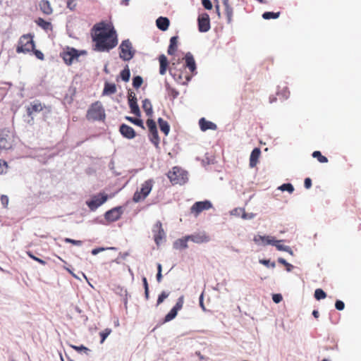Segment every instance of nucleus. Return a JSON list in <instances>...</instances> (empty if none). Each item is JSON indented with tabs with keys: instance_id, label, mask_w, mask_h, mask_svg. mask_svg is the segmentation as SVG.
Returning <instances> with one entry per match:
<instances>
[{
	"instance_id": "obj_43",
	"label": "nucleus",
	"mask_w": 361,
	"mask_h": 361,
	"mask_svg": "<svg viewBox=\"0 0 361 361\" xmlns=\"http://www.w3.org/2000/svg\"><path fill=\"white\" fill-rule=\"evenodd\" d=\"M111 330L110 329H106L102 332L99 333L101 341L100 343H103L105 339L108 337V336L111 334Z\"/></svg>"
},
{
	"instance_id": "obj_22",
	"label": "nucleus",
	"mask_w": 361,
	"mask_h": 361,
	"mask_svg": "<svg viewBox=\"0 0 361 361\" xmlns=\"http://www.w3.org/2000/svg\"><path fill=\"white\" fill-rule=\"evenodd\" d=\"M159 73L162 75H165L169 66V61L164 54H161L159 56Z\"/></svg>"
},
{
	"instance_id": "obj_54",
	"label": "nucleus",
	"mask_w": 361,
	"mask_h": 361,
	"mask_svg": "<svg viewBox=\"0 0 361 361\" xmlns=\"http://www.w3.org/2000/svg\"><path fill=\"white\" fill-rule=\"evenodd\" d=\"M304 185L307 189H309L312 186V180L310 178H306L304 181Z\"/></svg>"
},
{
	"instance_id": "obj_61",
	"label": "nucleus",
	"mask_w": 361,
	"mask_h": 361,
	"mask_svg": "<svg viewBox=\"0 0 361 361\" xmlns=\"http://www.w3.org/2000/svg\"><path fill=\"white\" fill-rule=\"evenodd\" d=\"M259 262L265 266H269V260L268 259H261Z\"/></svg>"
},
{
	"instance_id": "obj_14",
	"label": "nucleus",
	"mask_w": 361,
	"mask_h": 361,
	"mask_svg": "<svg viewBox=\"0 0 361 361\" xmlns=\"http://www.w3.org/2000/svg\"><path fill=\"white\" fill-rule=\"evenodd\" d=\"M123 212L122 207H116L107 211L104 214V217L106 221L114 222L121 218Z\"/></svg>"
},
{
	"instance_id": "obj_9",
	"label": "nucleus",
	"mask_w": 361,
	"mask_h": 361,
	"mask_svg": "<svg viewBox=\"0 0 361 361\" xmlns=\"http://www.w3.org/2000/svg\"><path fill=\"white\" fill-rule=\"evenodd\" d=\"M146 124L149 131L150 140L155 146H158L159 144V137L155 121L149 118L147 120Z\"/></svg>"
},
{
	"instance_id": "obj_60",
	"label": "nucleus",
	"mask_w": 361,
	"mask_h": 361,
	"mask_svg": "<svg viewBox=\"0 0 361 361\" xmlns=\"http://www.w3.org/2000/svg\"><path fill=\"white\" fill-rule=\"evenodd\" d=\"M142 282H143V286H144L145 290H146V288H149L147 280L145 277L142 278Z\"/></svg>"
},
{
	"instance_id": "obj_8",
	"label": "nucleus",
	"mask_w": 361,
	"mask_h": 361,
	"mask_svg": "<svg viewBox=\"0 0 361 361\" xmlns=\"http://www.w3.org/2000/svg\"><path fill=\"white\" fill-rule=\"evenodd\" d=\"M154 240L157 246H159L166 237L164 230L161 221H158L153 227Z\"/></svg>"
},
{
	"instance_id": "obj_46",
	"label": "nucleus",
	"mask_w": 361,
	"mask_h": 361,
	"mask_svg": "<svg viewBox=\"0 0 361 361\" xmlns=\"http://www.w3.org/2000/svg\"><path fill=\"white\" fill-rule=\"evenodd\" d=\"M169 296V293L163 291L158 297L157 305H160Z\"/></svg>"
},
{
	"instance_id": "obj_23",
	"label": "nucleus",
	"mask_w": 361,
	"mask_h": 361,
	"mask_svg": "<svg viewBox=\"0 0 361 361\" xmlns=\"http://www.w3.org/2000/svg\"><path fill=\"white\" fill-rule=\"evenodd\" d=\"M273 237L269 235H257L254 237L253 240L257 244H262L263 245H271Z\"/></svg>"
},
{
	"instance_id": "obj_34",
	"label": "nucleus",
	"mask_w": 361,
	"mask_h": 361,
	"mask_svg": "<svg viewBox=\"0 0 361 361\" xmlns=\"http://www.w3.org/2000/svg\"><path fill=\"white\" fill-rule=\"evenodd\" d=\"M166 87L168 92V95L172 99H176L178 96L179 92L176 89L171 87L169 84H166Z\"/></svg>"
},
{
	"instance_id": "obj_5",
	"label": "nucleus",
	"mask_w": 361,
	"mask_h": 361,
	"mask_svg": "<svg viewBox=\"0 0 361 361\" xmlns=\"http://www.w3.org/2000/svg\"><path fill=\"white\" fill-rule=\"evenodd\" d=\"M34 48L35 43L32 39V35H24L20 38L18 41L16 51L18 53H27L34 50Z\"/></svg>"
},
{
	"instance_id": "obj_29",
	"label": "nucleus",
	"mask_w": 361,
	"mask_h": 361,
	"mask_svg": "<svg viewBox=\"0 0 361 361\" xmlns=\"http://www.w3.org/2000/svg\"><path fill=\"white\" fill-rule=\"evenodd\" d=\"M142 107L143 110L145 111L146 115L149 117H152L153 114L152 105L149 99H145L142 101Z\"/></svg>"
},
{
	"instance_id": "obj_24",
	"label": "nucleus",
	"mask_w": 361,
	"mask_h": 361,
	"mask_svg": "<svg viewBox=\"0 0 361 361\" xmlns=\"http://www.w3.org/2000/svg\"><path fill=\"white\" fill-rule=\"evenodd\" d=\"M40 11L45 15H51L53 12V9L51 4L47 0H42L39 3Z\"/></svg>"
},
{
	"instance_id": "obj_19",
	"label": "nucleus",
	"mask_w": 361,
	"mask_h": 361,
	"mask_svg": "<svg viewBox=\"0 0 361 361\" xmlns=\"http://www.w3.org/2000/svg\"><path fill=\"white\" fill-rule=\"evenodd\" d=\"M199 125L200 127V129L202 131H206L207 130H216L217 128V126L215 123H212V121H209L206 120L204 118H202L199 121Z\"/></svg>"
},
{
	"instance_id": "obj_27",
	"label": "nucleus",
	"mask_w": 361,
	"mask_h": 361,
	"mask_svg": "<svg viewBox=\"0 0 361 361\" xmlns=\"http://www.w3.org/2000/svg\"><path fill=\"white\" fill-rule=\"evenodd\" d=\"M186 66L190 71L193 73L196 69V64L192 55L190 53H188L185 57Z\"/></svg>"
},
{
	"instance_id": "obj_35",
	"label": "nucleus",
	"mask_w": 361,
	"mask_h": 361,
	"mask_svg": "<svg viewBox=\"0 0 361 361\" xmlns=\"http://www.w3.org/2000/svg\"><path fill=\"white\" fill-rule=\"evenodd\" d=\"M280 14H281L280 12L274 13V12L267 11L262 14V18L265 20H269L271 18L276 19L280 16Z\"/></svg>"
},
{
	"instance_id": "obj_26",
	"label": "nucleus",
	"mask_w": 361,
	"mask_h": 361,
	"mask_svg": "<svg viewBox=\"0 0 361 361\" xmlns=\"http://www.w3.org/2000/svg\"><path fill=\"white\" fill-rule=\"evenodd\" d=\"M169 23V20L165 17H159L156 21L157 26L162 31H165L168 29Z\"/></svg>"
},
{
	"instance_id": "obj_47",
	"label": "nucleus",
	"mask_w": 361,
	"mask_h": 361,
	"mask_svg": "<svg viewBox=\"0 0 361 361\" xmlns=\"http://www.w3.org/2000/svg\"><path fill=\"white\" fill-rule=\"evenodd\" d=\"M8 165L5 161L0 159V174H2L6 171Z\"/></svg>"
},
{
	"instance_id": "obj_44",
	"label": "nucleus",
	"mask_w": 361,
	"mask_h": 361,
	"mask_svg": "<svg viewBox=\"0 0 361 361\" xmlns=\"http://www.w3.org/2000/svg\"><path fill=\"white\" fill-rule=\"evenodd\" d=\"M279 263L284 265L286 267V269L288 271H292L293 266L290 264V263L287 262L286 260L283 258H279L278 259Z\"/></svg>"
},
{
	"instance_id": "obj_40",
	"label": "nucleus",
	"mask_w": 361,
	"mask_h": 361,
	"mask_svg": "<svg viewBox=\"0 0 361 361\" xmlns=\"http://www.w3.org/2000/svg\"><path fill=\"white\" fill-rule=\"evenodd\" d=\"M314 297L317 300L324 299L326 297V293L321 288H317L314 291Z\"/></svg>"
},
{
	"instance_id": "obj_10",
	"label": "nucleus",
	"mask_w": 361,
	"mask_h": 361,
	"mask_svg": "<svg viewBox=\"0 0 361 361\" xmlns=\"http://www.w3.org/2000/svg\"><path fill=\"white\" fill-rule=\"evenodd\" d=\"M183 302H184V298H183V296H180L178 299L175 306L165 316L164 322H169L171 321L172 319H173L176 317L178 312L183 308Z\"/></svg>"
},
{
	"instance_id": "obj_32",
	"label": "nucleus",
	"mask_w": 361,
	"mask_h": 361,
	"mask_svg": "<svg viewBox=\"0 0 361 361\" xmlns=\"http://www.w3.org/2000/svg\"><path fill=\"white\" fill-rule=\"evenodd\" d=\"M281 240H277L273 238L271 245L275 246L277 248V250H279L280 251H286V252H289L290 254H292L293 252L290 250V248L288 246L281 245Z\"/></svg>"
},
{
	"instance_id": "obj_16",
	"label": "nucleus",
	"mask_w": 361,
	"mask_h": 361,
	"mask_svg": "<svg viewBox=\"0 0 361 361\" xmlns=\"http://www.w3.org/2000/svg\"><path fill=\"white\" fill-rule=\"evenodd\" d=\"M128 104L131 113L137 116H140L141 113L137 103V98L135 95H132V93L128 97Z\"/></svg>"
},
{
	"instance_id": "obj_31",
	"label": "nucleus",
	"mask_w": 361,
	"mask_h": 361,
	"mask_svg": "<svg viewBox=\"0 0 361 361\" xmlns=\"http://www.w3.org/2000/svg\"><path fill=\"white\" fill-rule=\"evenodd\" d=\"M158 123L161 131L163 132L165 135H168L170 131V126L168 122L163 118H159L158 119Z\"/></svg>"
},
{
	"instance_id": "obj_33",
	"label": "nucleus",
	"mask_w": 361,
	"mask_h": 361,
	"mask_svg": "<svg viewBox=\"0 0 361 361\" xmlns=\"http://www.w3.org/2000/svg\"><path fill=\"white\" fill-rule=\"evenodd\" d=\"M35 23H37V25L38 26H39L40 27H42L44 30H51V28H52V25H51V23L44 20L42 18H38L35 20Z\"/></svg>"
},
{
	"instance_id": "obj_59",
	"label": "nucleus",
	"mask_w": 361,
	"mask_h": 361,
	"mask_svg": "<svg viewBox=\"0 0 361 361\" xmlns=\"http://www.w3.org/2000/svg\"><path fill=\"white\" fill-rule=\"evenodd\" d=\"M33 260L37 262L38 263L41 264L42 265H45L47 264L44 260H43L39 257H35Z\"/></svg>"
},
{
	"instance_id": "obj_36",
	"label": "nucleus",
	"mask_w": 361,
	"mask_h": 361,
	"mask_svg": "<svg viewBox=\"0 0 361 361\" xmlns=\"http://www.w3.org/2000/svg\"><path fill=\"white\" fill-rule=\"evenodd\" d=\"M121 79L125 81V82H128L130 79V69L128 68V66L127 65L125 68L121 72Z\"/></svg>"
},
{
	"instance_id": "obj_18",
	"label": "nucleus",
	"mask_w": 361,
	"mask_h": 361,
	"mask_svg": "<svg viewBox=\"0 0 361 361\" xmlns=\"http://www.w3.org/2000/svg\"><path fill=\"white\" fill-rule=\"evenodd\" d=\"M79 54L78 51L75 49H71L70 51L63 52L62 58L65 63L68 65H71L75 59H78Z\"/></svg>"
},
{
	"instance_id": "obj_48",
	"label": "nucleus",
	"mask_w": 361,
	"mask_h": 361,
	"mask_svg": "<svg viewBox=\"0 0 361 361\" xmlns=\"http://www.w3.org/2000/svg\"><path fill=\"white\" fill-rule=\"evenodd\" d=\"M71 347L78 352L84 351L85 353H87V352L90 350L87 347H85L84 345H80V346L71 345Z\"/></svg>"
},
{
	"instance_id": "obj_28",
	"label": "nucleus",
	"mask_w": 361,
	"mask_h": 361,
	"mask_svg": "<svg viewBox=\"0 0 361 361\" xmlns=\"http://www.w3.org/2000/svg\"><path fill=\"white\" fill-rule=\"evenodd\" d=\"M178 48V37L173 36L170 39V44L168 48V54L169 55H173Z\"/></svg>"
},
{
	"instance_id": "obj_38",
	"label": "nucleus",
	"mask_w": 361,
	"mask_h": 361,
	"mask_svg": "<svg viewBox=\"0 0 361 361\" xmlns=\"http://www.w3.org/2000/svg\"><path fill=\"white\" fill-rule=\"evenodd\" d=\"M125 118L127 121H130V123H132L137 126L141 127L142 129H145V126L143 125V122L142 120H140L139 118L130 117V116H126Z\"/></svg>"
},
{
	"instance_id": "obj_37",
	"label": "nucleus",
	"mask_w": 361,
	"mask_h": 361,
	"mask_svg": "<svg viewBox=\"0 0 361 361\" xmlns=\"http://www.w3.org/2000/svg\"><path fill=\"white\" fill-rule=\"evenodd\" d=\"M312 157L314 158H316L318 160V161L320 163L328 162V159L325 156H323L319 151H314L312 153Z\"/></svg>"
},
{
	"instance_id": "obj_50",
	"label": "nucleus",
	"mask_w": 361,
	"mask_h": 361,
	"mask_svg": "<svg viewBox=\"0 0 361 361\" xmlns=\"http://www.w3.org/2000/svg\"><path fill=\"white\" fill-rule=\"evenodd\" d=\"M67 7L71 10H74L76 7V0H67Z\"/></svg>"
},
{
	"instance_id": "obj_56",
	"label": "nucleus",
	"mask_w": 361,
	"mask_h": 361,
	"mask_svg": "<svg viewBox=\"0 0 361 361\" xmlns=\"http://www.w3.org/2000/svg\"><path fill=\"white\" fill-rule=\"evenodd\" d=\"M104 249L103 247H99V248H95V249H93L92 250V254L93 255H97L99 252L103 251Z\"/></svg>"
},
{
	"instance_id": "obj_42",
	"label": "nucleus",
	"mask_w": 361,
	"mask_h": 361,
	"mask_svg": "<svg viewBox=\"0 0 361 361\" xmlns=\"http://www.w3.org/2000/svg\"><path fill=\"white\" fill-rule=\"evenodd\" d=\"M279 189L281 190L282 191L286 190L290 193H292L294 190V188L293 185L290 183H284L279 187Z\"/></svg>"
},
{
	"instance_id": "obj_53",
	"label": "nucleus",
	"mask_w": 361,
	"mask_h": 361,
	"mask_svg": "<svg viewBox=\"0 0 361 361\" xmlns=\"http://www.w3.org/2000/svg\"><path fill=\"white\" fill-rule=\"evenodd\" d=\"M34 51V54L35 55V56L40 59V60H43L44 56V54L42 51H39V50H32Z\"/></svg>"
},
{
	"instance_id": "obj_57",
	"label": "nucleus",
	"mask_w": 361,
	"mask_h": 361,
	"mask_svg": "<svg viewBox=\"0 0 361 361\" xmlns=\"http://www.w3.org/2000/svg\"><path fill=\"white\" fill-rule=\"evenodd\" d=\"M33 260L37 262L38 263L41 264L42 265H45L47 264L44 260H43L39 257H35Z\"/></svg>"
},
{
	"instance_id": "obj_1",
	"label": "nucleus",
	"mask_w": 361,
	"mask_h": 361,
	"mask_svg": "<svg viewBox=\"0 0 361 361\" xmlns=\"http://www.w3.org/2000/svg\"><path fill=\"white\" fill-rule=\"evenodd\" d=\"M92 40L95 51H109L118 44L117 35L111 24L100 22L92 29Z\"/></svg>"
},
{
	"instance_id": "obj_64",
	"label": "nucleus",
	"mask_w": 361,
	"mask_h": 361,
	"mask_svg": "<svg viewBox=\"0 0 361 361\" xmlns=\"http://www.w3.org/2000/svg\"><path fill=\"white\" fill-rule=\"evenodd\" d=\"M27 255L30 257L31 259H34L36 256H35L30 251L27 252Z\"/></svg>"
},
{
	"instance_id": "obj_6",
	"label": "nucleus",
	"mask_w": 361,
	"mask_h": 361,
	"mask_svg": "<svg viewBox=\"0 0 361 361\" xmlns=\"http://www.w3.org/2000/svg\"><path fill=\"white\" fill-rule=\"evenodd\" d=\"M119 56L123 61H130L134 56L135 51L129 39L123 40L119 47Z\"/></svg>"
},
{
	"instance_id": "obj_12",
	"label": "nucleus",
	"mask_w": 361,
	"mask_h": 361,
	"mask_svg": "<svg viewBox=\"0 0 361 361\" xmlns=\"http://www.w3.org/2000/svg\"><path fill=\"white\" fill-rule=\"evenodd\" d=\"M107 198L106 195L100 193L97 195H94L90 201L87 202V204L91 210H95L104 204L107 200Z\"/></svg>"
},
{
	"instance_id": "obj_41",
	"label": "nucleus",
	"mask_w": 361,
	"mask_h": 361,
	"mask_svg": "<svg viewBox=\"0 0 361 361\" xmlns=\"http://www.w3.org/2000/svg\"><path fill=\"white\" fill-rule=\"evenodd\" d=\"M142 82L143 80L142 77L139 75L134 77L133 80V85L136 89L139 88L142 85Z\"/></svg>"
},
{
	"instance_id": "obj_55",
	"label": "nucleus",
	"mask_w": 361,
	"mask_h": 361,
	"mask_svg": "<svg viewBox=\"0 0 361 361\" xmlns=\"http://www.w3.org/2000/svg\"><path fill=\"white\" fill-rule=\"evenodd\" d=\"M1 201L2 204L4 207H6L8 205V197L6 195H1Z\"/></svg>"
},
{
	"instance_id": "obj_45",
	"label": "nucleus",
	"mask_w": 361,
	"mask_h": 361,
	"mask_svg": "<svg viewBox=\"0 0 361 361\" xmlns=\"http://www.w3.org/2000/svg\"><path fill=\"white\" fill-rule=\"evenodd\" d=\"M64 242L68 243H71V244H73L74 245H77V246H80L82 244V241H81V240H73V239L68 238H66L64 239Z\"/></svg>"
},
{
	"instance_id": "obj_15",
	"label": "nucleus",
	"mask_w": 361,
	"mask_h": 361,
	"mask_svg": "<svg viewBox=\"0 0 361 361\" xmlns=\"http://www.w3.org/2000/svg\"><path fill=\"white\" fill-rule=\"evenodd\" d=\"M188 238H190V240L197 244L207 243L210 240L209 235H208L205 232L195 233L188 235Z\"/></svg>"
},
{
	"instance_id": "obj_2",
	"label": "nucleus",
	"mask_w": 361,
	"mask_h": 361,
	"mask_svg": "<svg viewBox=\"0 0 361 361\" xmlns=\"http://www.w3.org/2000/svg\"><path fill=\"white\" fill-rule=\"evenodd\" d=\"M105 117L104 109L99 101L92 103L86 114V118L88 121H104Z\"/></svg>"
},
{
	"instance_id": "obj_7",
	"label": "nucleus",
	"mask_w": 361,
	"mask_h": 361,
	"mask_svg": "<svg viewBox=\"0 0 361 361\" xmlns=\"http://www.w3.org/2000/svg\"><path fill=\"white\" fill-rule=\"evenodd\" d=\"M13 142V135L8 130H0V148L8 149L11 148Z\"/></svg>"
},
{
	"instance_id": "obj_58",
	"label": "nucleus",
	"mask_w": 361,
	"mask_h": 361,
	"mask_svg": "<svg viewBox=\"0 0 361 361\" xmlns=\"http://www.w3.org/2000/svg\"><path fill=\"white\" fill-rule=\"evenodd\" d=\"M33 260L37 262L38 263L41 264L42 265H45L47 264L44 260H43L39 257H35Z\"/></svg>"
},
{
	"instance_id": "obj_4",
	"label": "nucleus",
	"mask_w": 361,
	"mask_h": 361,
	"mask_svg": "<svg viewBox=\"0 0 361 361\" xmlns=\"http://www.w3.org/2000/svg\"><path fill=\"white\" fill-rule=\"evenodd\" d=\"M154 185V180L149 179L145 180L142 185L140 190H137L133 195V200L135 202H139L144 200L150 193Z\"/></svg>"
},
{
	"instance_id": "obj_13",
	"label": "nucleus",
	"mask_w": 361,
	"mask_h": 361,
	"mask_svg": "<svg viewBox=\"0 0 361 361\" xmlns=\"http://www.w3.org/2000/svg\"><path fill=\"white\" fill-rule=\"evenodd\" d=\"M198 29L201 32H206L210 29V19L207 13H204L199 15L197 18Z\"/></svg>"
},
{
	"instance_id": "obj_52",
	"label": "nucleus",
	"mask_w": 361,
	"mask_h": 361,
	"mask_svg": "<svg viewBox=\"0 0 361 361\" xmlns=\"http://www.w3.org/2000/svg\"><path fill=\"white\" fill-rule=\"evenodd\" d=\"M335 307L338 310H343L345 307V304L341 300H336L335 303Z\"/></svg>"
},
{
	"instance_id": "obj_21",
	"label": "nucleus",
	"mask_w": 361,
	"mask_h": 361,
	"mask_svg": "<svg viewBox=\"0 0 361 361\" xmlns=\"http://www.w3.org/2000/svg\"><path fill=\"white\" fill-rule=\"evenodd\" d=\"M44 106L39 101H35L30 104V106L27 108V113L31 116L33 113L40 112L43 110Z\"/></svg>"
},
{
	"instance_id": "obj_25",
	"label": "nucleus",
	"mask_w": 361,
	"mask_h": 361,
	"mask_svg": "<svg viewBox=\"0 0 361 361\" xmlns=\"http://www.w3.org/2000/svg\"><path fill=\"white\" fill-rule=\"evenodd\" d=\"M190 240V238L188 236H185L183 238L178 239L176 241H175L173 244V247L175 249L177 250H182L185 249L188 247V241Z\"/></svg>"
},
{
	"instance_id": "obj_49",
	"label": "nucleus",
	"mask_w": 361,
	"mask_h": 361,
	"mask_svg": "<svg viewBox=\"0 0 361 361\" xmlns=\"http://www.w3.org/2000/svg\"><path fill=\"white\" fill-rule=\"evenodd\" d=\"M202 6L207 10L212 8V4L210 0H202Z\"/></svg>"
},
{
	"instance_id": "obj_11",
	"label": "nucleus",
	"mask_w": 361,
	"mask_h": 361,
	"mask_svg": "<svg viewBox=\"0 0 361 361\" xmlns=\"http://www.w3.org/2000/svg\"><path fill=\"white\" fill-rule=\"evenodd\" d=\"M212 203L208 201L196 202L190 208L191 213L194 214L195 216H197L202 212L208 210L212 208Z\"/></svg>"
},
{
	"instance_id": "obj_20",
	"label": "nucleus",
	"mask_w": 361,
	"mask_h": 361,
	"mask_svg": "<svg viewBox=\"0 0 361 361\" xmlns=\"http://www.w3.org/2000/svg\"><path fill=\"white\" fill-rule=\"evenodd\" d=\"M261 155V150L259 148H255L250 157V166L251 168L255 167L258 163L259 158Z\"/></svg>"
},
{
	"instance_id": "obj_39",
	"label": "nucleus",
	"mask_w": 361,
	"mask_h": 361,
	"mask_svg": "<svg viewBox=\"0 0 361 361\" xmlns=\"http://www.w3.org/2000/svg\"><path fill=\"white\" fill-rule=\"evenodd\" d=\"M225 13L227 18V22L231 23L233 19V10L231 5L226 6L225 8Z\"/></svg>"
},
{
	"instance_id": "obj_62",
	"label": "nucleus",
	"mask_w": 361,
	"mask_h": 361,
	"mask_svg": "<svg viewBox=\"0 0 361 361\" xmlns=\"http://www.w3.org/2000/svg\"><path fill=\"white\" fill-rule=\"evenodd\" d=\"M312 315H313L316 319H317V318L319 317V312H318L317 310H313V312H312Z\"/></svg>"
},
{
	"instance_id": "obj_30",
	"label": "nucleus",
	"mask_w": 361,
	"mask_h": 361,
	"mask_svg": "<svg viewBox=\"0 0 361 361\" xmlns=\"http://www.w3.org/2000/svg\"><path fill=\"white\" fill-rule=\"evenodd\" d=\"M116 92V87L114 83L105 82L104 87L103 90L104 95H111Z\"/></svg>"
},
{
	"instance_id": "obj_63",
	"label": "nucleus",
	"mask_w": 361,
	"mask_h": 361,
	"mask_svg": "<svg viewBox=\"0 0 361 361\" xmlns=\"http://www.w3.org/2000/svg\"><path fill=\"white\" fill-rule=\"evenodd\" d=\"M162 275L161 272H158L157 274V279L158 282H160L161 281Z\"/></svg>"
},
{
	"instance_id": "obj_17",
	"label": "nucleus",
	"mask_w": 361,
	"mask_h": 361,
	"mask_svg": "<svg viewBox=\"0 0 361 361\" xmlns=\"http://www.w3.org/2000/svg\"><path fill=\"white\" fill-rule=\"evenodd\" d=\"M119 131L123 137L128 139H133L136 135L134 129L126 124L121 125Z\"/></svg>"
},
{
	"instance_id": "obj_51",
	"label": "nucleus",
	"mask_w": 361,
	"mask_h": 361,
	"mask_svg": "<svg viewBox=\"0 0 361 361\" xmlns=\"http://www.w3.org/2000/svg\"><path fill=\"white\" fill-rule=\"evenodd\" d=\"M272 300L275 303H279L283 300V297L279 293L274 294L272 295Z\"/></svg>"
},
{
	"instance_id": "obj_3",
	"label": "nucleus",
	"mask_w": 361,
	"mask_h": 361,
	"mask_svg": "<svg viewBox=\"0 0 361 361\" xmlns=\"http://www.w3.org/2000/svg\"><path fill=\"white\" fill-rule=\"evenodd\" d=\"M167 176L173 185H182L185 183L188 179L187 173L178 166L173 167L172 169L168 172Z\"/></svg>"
}]
</instances>
